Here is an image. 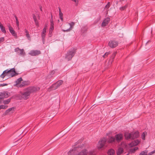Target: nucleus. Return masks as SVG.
Returning <instances> with one entry per match:
<instances>
[{"label":"nucleus","instance_id":"5","mask_svg":"<svg viewBox=\"0 0 155 155\" xmlns=\"http://www.w3.org/2000/svg\"><path fill=\"white\" fill-rule=\"evenodd\" d=\"M107 139L105 137L102 138L99 141L97 147L98 149H101L104 147L107 141Z\"/></svg>","mask_w":155,"mask_h":155},{"label":"nucleus","instance_id":"56","mask_svg":"<svg viewBox=\"0 0 155 155\" xmlns=\"http://www.w3.org/2000/svg\"><path fill=\"white\" fill-rule=\"evenodd\" d=\"M47 25H45V27H44V28H45V30H46V28H47Z\"/></svg>","mask_w":155,"mask_h":155},{"label":"nucleus","instance_id":"32","mask_svg":"<svg viewBox=\"0 0 155 155\" xmlns=\"http://www.w3.org/2000/svg\"><path fill=\"white\" fill-rule=\"evenodd\" d=\"M8 107L7 105H0V109H6Z\"/></svg>","mask_w":155,"mask_h":155},{"label":"nucleus","instance_id":"45","mask_svg":"<svg viewBox=\"0 0 155 155\" xmlns=\"http://www.w3.org/2000/svg\"><path fill=\"white\" fill-rule=\"evenodd\" d=\"M35 25H36V26L38 27H39V23H38V21H35Z\"/></svg>","mask_w":155,"mask_h":155},{"label":"nucleus","instance_id":"57","mask_svg":"<svg viewBox=\"0 0 155 155\" xmlns=\"http://www.w3.org/2000/svg\"><path fill=\"white\" fill-rule=\"evenodd\" d=\"M40 10L41 11H42V9L41 7H40Z\"/></svg>","mask_w":155,"mask_h":155},{"label":"nucleus","instance_id":"13","mask_svg":"<svg viewBox=\"0 0 155 155\" xmlns=\"http://www.w3.org/2000/svg\"><path fill=\"white\" fill-rule=\"evenodd\" d=\"M9 31L10 32L13 36H14L15 38H17V34L13 29V28H10V29H9Z\"/></svg>","mask_w":155,"mask_h":155},{"label":"nucleus","instance_id":"17","mask_svg":"<svg viewBox=\"0 0 155 155\" xmlns=\"http://www.w3.org/2000/svg\"><path fill=\"white\" fill-rule=\"evenodd\" d=\"M115 137L113 136H111L109 138L107 142L109 143H112L115 142Z\"/></svg>","mask_w":155,"mask_h":155},{"label":"nucleus","instance_id":"54","mask_svg":"<svg viewBox=\"0 0 155 155\" xmlns=\"http://www.w3.org/2000/svg\"><path fill=\"white\" fill-rule=\"evenodd\" d=\"M59 13H60L61 12V8H59Z\"/></svg>","mask_w":155,"mask_h":155},{"label":"nucleus","instance_id":"43","mask_svg":"<svg viewBox=\"0 0 155 155\" xmlns=\"http://www.w3.org/2000/svg\"><path fill=\"white\" fill-rule=\"evenodd\" d=\"M18 87H23L24 86L22 84H18L17 86H16Z\"/></svg>","mask_w":155,"mask_h":155},{"label":"nucleus","instance_id":"40","mask_svg":"<svg viewBox=\"0 0 155 155\" xmlns=\"http://www.w3.org/2000/svg\"><path fill=\"white\" fill-rule=\"evenodd\" d=\"M155 153V150L147 154V155H151L152 154H153V153Z\"/></svg>","mask_w":155,"mask_h":155},{"label":"nucleus","instance_id":"39","mask_svg":"<svg viewBox=\"0 0 155 155\" xmlns=\"http://www.w3.org/2000/svg\"><path fill=\"white\" fill-rule=\"evenodd\" d=\"M20 50L18 47L16 48L15 49V51L16 52H18Z\"/></svg>","mask_w":155,"mask_h":155},{"label":"nucleus","instance_id":"36","mask_svg":"<svg viewBox=\"0 0 155 155\" xmlns=\"http://www.w3.org/2000/svg\"><path fill=\"white\" fill-rule=\"evenodd\" d=\"M59 16H60V18L61 21H63V14L62 13V12L59 13Z\"/></svg>","mask_w":155,"mask_h":155},{"label":"nucleus","instance_id":"24","mask_svg":"<svg viewBox=\"0 0 155 155\" xmlns=\"http://www.w3.org/2000/svg\"><path fill=\"white\" fill-rule=\"evenodd\" d=\"M96 154V153L94 150H92L88 152V155H94Z\"/></svg>","mask_w":155,"mask_h":155},{"label":"nucleus","instance_id":"16","mask_svg":"<svg viewBox=\"0 0 155 155\" xmlns=\"http://www.w3.org/2000/svg\"><path fill=\"white\" fill-rule=\"evenodd\" d=\"M77 155H88V151L86 149H84L79 153Z\"/></svg>","mask_w":155,"mask_h":155},{"label":"nucleus","instance_id":"38","mask_svg":"<svg viewBox=\"0 0 155 155\" xmlns=\"http://www.w3.org/2000/svg\"><path fill=\"white\" fill-rule=\"evenodd\" d=\"M141 137L143 140H145V134L144 133H143L141 135Z\"/></svg>","mask_w":155,"mask_h":155},{"label":"nucleus","instance_id":"58","mask_svg":"<svg viewBox=\"0 0 155 155\" xmlns=\"http://www.w3.org/2000/svg\"><path fill=\"white\" fill-rule=\"evenodd\" d=\"M38 18H40V16L39 15L38 16Z\"/></svg>","mask_w":155,"mask_h":155},{"label":"nucleus","instance_id":"50","mask_svg":"<svg viewBox=\"0 0 155 155\" xmlns=\"http://www.w3.org/2000/svg\"><path fill=\"white\" fill-rule=\"evenodd\" d=\"M7 26L8 27V28L9 30V29H10V28H12V27L11 26V25L10 24H8Z\"/></svg>","mask_w":155,"mask_h":155},{"label":"nucleus","instance_id":"7","mask_svg":"<svg viewBox=\"0 0 155 155\" xmlns=\"http://www.w3.org/2000/svg\"><path fill=\"white\" fill-rule=\"evenodd\" d=\"M41 51L38 50H32L30 51L29 54L32 56H37L41 54Z\"/></svg>","mask_w":155,"mask_h":155},{"label":"nucleus","instance_id":"22","mask_svg":"<svg viewBox=\"0 0 155 155\" xmlns=\"http://www.w3.org/2000/svg\"><path fill=\"white\" fill-rule=\"evenodd\" d=\"M22 80H23L21 78H20L18 79L15 81L16 84L15 86H16L18 84H19Z\"/></svg>","mask_w":155,"mask_h":155},{"label":"nucleus","instance_id":"19","mask_svg":"<svg viewBox=\"0 0 155 155\" xmlns=\"http://www.w3.org/2000/svg\"><path fill=\"white\" fill-rule=\"evenodd\" d=\"M124 152L123 149L121 147H119L117 152V155H120Z\"/></svg>","mask_w":155,"mask_h":155},{"label":"nucleus","instance_id":"4","mask_svg":"<svg viewBox=\"0 0 155 155\" xmlns=\"http://www.w3.org/2000/svg\"><path fill=\"white\" fill-rule=\"evenodd\" d=\"M75 53V51L74 50L69 51L66 55L65 58L68 61L71 60L74 55Z\"/></svg>","mask_w":155,"mask_h":155},{"label":"nucleus","instance_id":"27","mask_svg":"<svg viewBox=\"0 0 155 155\" xmlns=\"http://www.w3.org/2000/svg\"><path fill=\"white\" fill-rule=\"evenodd\" d=\"M11 101V98H8L6 100H4L3 101V103L5 104H8Z\"/></svg>","mask_w":155,"mask_h":155},{"label":"nucleus","instance_id":"35","mask_svg":"<svg viewBox=\"0 0 155 155\" xmlns=\"http://www.w3.org/2000/svg\"><path fill=\"white\" fill-rule=\"evenodd\" d=\"M54 29V27H50V28L49 29V34H51L53 30Z\"/></svg>","mask_w":155,"mask_h":155},{"label":"nucleus","instance_id":"6","mask_svg":"<svg viewBox=\"0 0 155 155\" xmlns=\"http://www.w3.org/2000/svg\"><path fill=\"white\" fill-rule=\"evenodd\" d=\"M118 42L115 41H110L108 43V45L112 48H115L118 45Z\"/></svg>","mask_w":155,"mask_h":155},{"label":"nucleus","instance_id":"51","mask_svg":"<svg viewBox=\"0 0 155 155\" xmlns=\"http://www.w3.org/2000/svg\"><path fill=\"white\" fill-rule=\"evenodd\" d=\"M71 1L74 2L77 5L78 4V2H77L76 0H71Z\"/></svg>","mask_w":155,"mask_h":155},{"label":"nucleus","instance_id":"59","mask_svg":"<svg viewBox=\"0 0 155 155\" xmlns=\"http://www.w3.org/2000/svg\"><path fill=\"white\" fill-rule=\"evenodd\" d=\"M49 37H50L51 36H50L49 35Z\"/></svg>","mask_w":155,"mask_h":155},{"label":"nucleus","instance_id":"41","mask_svg":"<svg viewBox=\"0 0 155 155\" xmlns=\"http://www.w3.org/2000/svg\"><path fill=\"white\" fill-rule=\"evenodd\" d=\"M46 32V30H45V28H43L41 34H45Z\"/></svg>","mask_w":155,"mask_h":155},{"label":"nucleus","instance_id":"31","mask_svg":"<svg viewBox=\"0 0 155 155\" xmlns=\"http://www.w3.org/2000/svg\"><path fill=\"white\" fill-rule=\"evenodd\" d=\"M110 2H108L107 5L105 6V8H107L106 11L108 12V8L110 7Z\"/></svg>","mask_w":155,"mask_h":155},{"label":"nucleus","instance_id":"23","mask_svg":"<svg viewBox=\"0 0 155 155\" xmlns=\"http://www.w3.org/2000/svg\"><path fill=\"white\" fill-rule=\"evenodd\" d=\"M14 17L15 19V21H16V25H17V27H18V29H19V22L18 18H17V16L15 15L14 16Z\"/></svg>","mask_w":155,"mask_h":155},{"label":"nucleus","instance_id":"18","mask_svg":"<svg viewBox=\"0 0 155 155\" xmlns=\"http://www.w3.org/2000/svg\"><path fill=\"white\" fill-rule=\"evenodd\" d=\"M14 107H12L11 108H9V109L6 110V111H5L4 114L5 115H7L8 114L9 112H10L11 111H12V113H13L14 111Z\"/></svg>","mask_w":155,"mask_h":155},{"label":"nucleus","instance_id":"1","mask_svg":"<svg viewBox=\"0 0 155 155\" xmlns=\"http://www.w3.org/2000/svg\"><path fill=\"white\" fill-rule=\"evenodd\" d=\"M37 90L36 87H30L27 89L25 91L20 92V93L17 95V97L20 100H27L28 98L31 94L36 91Z\"/></svg>","mask_w":155,"mask_h":155},{"label":"nucleus","instance_id":"49","mask_svg":"<svg viewBox=\"0 0 155 155\" xmlns=\"http://www.w3.org/2000/svg\"><path fill=\"white\" fill-rule=\"evenodd\" d=\"M105 54H106V57H107V56L110 54V52H107L106 53H105Z\"/></svg>","mask_w":155,"mask_h":155},{"label":"nucleus","instance_id":"15","mask_svg":"<svg viewBox=\"0 0 155 155\" xmlns=\"http://www.w3.org/2000/svg\"><path fill=\"white\" fill-rule=\"evenodd\" d=\"M124 136L126 139H132V136L131 133H125L124 134Z\"/></svg>","mask_w":155,"mask_h":155},{"label":"nucleus","instance_id":"42","mask_svg":"<svg viewBox=\"0 0 155 155\" xmlns=\"http://www.w3.org/2000/svg\"><path fill=\"white\" fill-rule=\"evenodd\" d=\"M33 18L35 22L38 21L35 15L33 16Z\"/></svg>","mask_w":155,"mask_h":155},{"label":"nucleus","instance_id":"3","mask_svg":"<svg viewBox=\"0 0 155 155\" xmlns=\"http://www.w3.org/2000/svg\"><path fill=\"white\" fill-rule=\"evenodd\" d=\"M63 83V81L62 80H59L53 84L51 87L49 88L48 90L49 91H51V90H55L58 88Z\"/></svg>","mask_w":155,"mask_h":155},{"label":"nucleus","instance_id":"46","mask_svg":"<svg viewBox=\"0 0 155 155\" xmlns=\"http://www.w3.org/2000/svg\"><path fill=\"white\" fill-rule=\"evenodd\" d=\"M7 85L6 84H0V87H3Z\"/></svg>","mask_w":155,"mask_h":155},{"label":"nucleus","instance_id":"53","mask_svg":"<svg viewBox=\"0 0 155 155\" xmlns=\"http://www.w3.org/2000/svg\"><path fill=\"white\" fill-rule=\"evenodd\" d=\"M54 27V23H51L50 27Z\"/></svg>","mask_w":155,"mask_h":155},{"label":"nucleus","instance_id":"9","mask_svg":"<svg viewBox=\"0 0 155 155\" xmlns=\"http://www.w3.org/2000/svg\"><path fill=\"white\" fill-rule=\"evenodd\" d=\"M68 24L69 25L70 27L69 28L66 30H62V31L64 32H68L70 31L73 28L74 26L75 25V23L72 22L71 23H68Z\"/></svg>","mask_w":155,"mask_h":155},{"label":"nucleus","instance_id":"37","mask_svg":"<svg viewBox=\"0 0 155 155\" xmlns=\"http://www.w3.org/2000/svg\"><path fill=\"white\" fill-rule=\"evenodd\" d=\"M127 8V6H124L122 7H121L120 8V9L121 10L123 11L125 9H126V8Z\"/></svg>","mask_w":155,"mask_h":155},{"label":"nucleus","instance_id":"28","mask_svg":"<svg viewBox=\"0 0 155 155\" xmlns=\"http://www.w3.org/2000/svg\"><path fill=\"white\" fill-rule=\"evenodd\" d=\"M75 150H70L68 153V155H74V153Z\"/></svg>","mask_w":155,"mask_h":155},{"label":"nucleus","instance_id":"33","mask_svg":"<svg viewBox=\"0 0 155 155\" xmlns=\"http://www.w3.org/2000/svg\"><path fill=\"white\" fill-rule=\"evenodd\" d=\"M22 84L24 86L25 85H28V82L27 81H24L22 82Z\"/></svg>","mask_w":155,"mask_h":155},{"label":"nucleus","instance_id":"2","mask_svg":"<svg viewBox=\"0 0 155 155\" xmlns=\"http://www.w3.org/2000/svg\"><path fill=\"white\" fill-rule=\"evenodd\" d=\"M18 74L16 73L15 71V69L12 68L9 70L7 69L4 71L0 77L2 78H3L6 75L13 77Z\"/></svg>","mask_w":155,"mask_h":155},{"label":"nucleus","instance_id":"21","mask_svg":"<svg viewBox=\"0 0 155 155\" xmlns=\"http://www.w3.org/2000/svg\"><path fill=\"white\" fill-rule=\"evenodd\" d=\"M115 152L114 150L112 149H109L107 152V153L109 155H113Z\"/></svg>","mask_w":155,"mask_h":155},{"label":"nucleus","instance_id":"44","mask_svg":"<svg viewBox=\"0 0 155 155\" xmlns=\"http://www.w3.org/2000/svg\"><path fill=\"white\" fill-rule=\"evenodd\" d=\"M4 38L3 37H2L0 38V43L3 42L4 41Z\"/></svg>","mask_w":155,"mask_h":155},{"label":"nucleus","instance_id":"52","mask_svg":"<svg viewBox=\"0 0 155 155\" xmlns=\"http://www.w3.org/2000/svg\"><path fill=\"white\" fill-rule=\"evenodd\" d=\"M133 149L134 150V151H136L138 149V148L137 147H135Z\"/></svg>","mask_w":155,"mask_h":155},{"label":"nucleus","instance_id":"14","mask_svg":"<svg viewBox=\"0 0 155 155\" xmlns=\"http://www.w3.org/2000/svg\"><path fill=\"white\" fill-rule=\"evenodd\" d=\"M131 134L132 136V139L137 138L139 136V132L138 131L131 133Z\"/></svg>","mask_w":155,"mask_h":155},{"label":"nucleus","instance_id":"10","mask_svg":"<svg viewBox=\"0 0 155 155\" xmlns=\"http://www.w3.org/2000/svg\"><path fill=\"white\" fill-rule=\"evenodd\" d=\"M110 21V18L107 17L105 18L102 23L101 26L102 27H105L109 23Z\"/></svg>","mask_w":155,"mask_h":155},{"label":"nucleus","instance_id":"34","mask_svg":"<svg viewBox=\"0 0 155 155\" xmlns=\"http://www.w3.org/2000/svg\"><path fill=\"white\" fill-rule=\"evenodd\" d=\"M117 53L116 52H114L113 53V54H112V56L110 58H112V59H114L115 56L116 55Z\"/></svg>","mask_w":155,"mask_h":155},{"label":"nucleus","instance_id":"47","mask_svg":"<svg viewBox=\"0 0 155 155\" xmlns=\"http://www.w3.org/2000/svg\"><path fill=\"white\" fill-rule=\"evenodd\" d=\"M130 152L131 153H134L135 152V151L133 149H131L130 150Z\"/></svg>","mask_w":155,"mask_h":155},{"label":"nucleus","instance_id":"20","mask_svg":"<svg viewBox=\"0 0 155 155\" xmlns=\"http://www.w3.org/2000/svg\"><path fill=\"white\" fill-rule=\"evenodd\" d=\"M0 28L4 34L6 33V31L5 28L0 22Z\"/></svg>","mask_w":155,"mask_h":155},{"label":"nucleus","instance_id":"8","mask_svg":"<svg viewBox=\"0 0 155 155\" xmlns=\"http://www.w3.org/2000/svg\"><path fill=\"white\" fill-rule=\"evenodd\" d=\"M123 135L121 133L117 134L115 136V140L118 143L120 142L123 140Z\"/></svg>","mask_w":155,"mask_h":155},{"label":"nucleus","instance_id":"12","mask_svg":"<svg viewBox=\"0 0 155 155\" xmlns=\"http://www.w3.org/2000/svg\"><path fill=\"white\" fill-rule=\"evenodd\" d=\"M140 142V141L138 140H136L133 141L129 145L131 147H132L134 146H137L139 143Z\"/></svg>","mask_w":155,"mask_h":155},{"label":"nucleus","instance_id":"29","mask_svg":"<svg viewBox=\"0 0 155 155\" xmlns=\"http://www.w3.org/2000/svg\"><path fill=\"white\" fill-rule=\"evenodd\" d=\"M41 36L42 42H43V44H44L45 43V34H41Z\"/></svg>","mask_w":155,"mask_h":155},{"label":"nucleus","instance_id":"30","mask_svg":"<svg viewBox=\"0 0 155 155\" xmlns=\"http://www.w3.org/2000/svg\"><path fill=\"white\" fill-rule=\"evenodd\" d=\"M20 53L19 54L20 55H24L25 54V52L24 51V50L23 49H20Z\"/></svg>","mask_w":155,"mask_h":155},{"label":"nucleus","instance_id":"48","mask_svg":"<svg viewBox=\"0 0 155 155\" xmlns=\"http://www.w3.org/2000/svg\"><path fill=\"white\" fill-rule=\"evenodd\" d=\"M50 22H51V23H53V19H52V15L51 14V19Z\"/></svg>","mask_w":155,"mask_h":155},{"label":"nucleus","instance_id":"26","mask_svg":"<svg viewBox=\"0 0 155 155\" xmlns=\"http://www.w3.org/2000/svg\"><path fill=\"white\" fill-rule=\"evenodd\" d=\"M25 31L26 33V37H27V38L28 39H30V37L28 31L26 29H25Z\"/></svg>","mask_w":155,"mask_h":155},{"label":"nucleus","instance_id":"55","mask_svg":"<svg viewBox=\"0 0 155 155\" xmlns=\"http://www.w3.org/2000/svg\"><path fill=\"white\" fill-rule=\"evenodd\" d=\"M106 54H105L103 56V57L104 58H106Z\"/></svg>","mask_w":155,"mask_h":155},{"label":"nucleus","instance_id":"11","mask_svg":"<svg viewBox=\"0 0 155 155\" xmlns=\"http://www.w3.org/2000/svg\"><path fill=\"white\" fill-rule=\"evenodd\" d=\"M8 97V94H7L5 93L0 94V104L1 103L4 98H7Z\"/></svg>","mask_w":155,"mask_h":155},{"label":"nucleus","instance_id":"25","mask_svg":"<svg viewBox=\"0 0 155 155\" xmlns=\"http://www.w3.org/2000/svg\"><path fill=\"white\" fill-rule=\"evenodd\" d=\"M148 151L147 150L142 151L140 153L139 155H148Z\"/></svg>","mask_w":155,"mask_h":155}]
</instances>
